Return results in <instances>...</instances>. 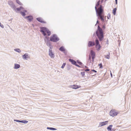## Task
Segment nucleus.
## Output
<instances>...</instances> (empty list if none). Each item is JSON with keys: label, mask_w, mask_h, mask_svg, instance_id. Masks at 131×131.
I'll use <instances>...</instances> for the list:
<instances>
[{"label": "nucleus", "mask_w": 131, "mask_h": 131, "mask_svg": "<svg viewBox=\"0 0 131 131\" xmlns=\"http://www.w3.org/2000/svg\"><path fill=\"white\" fill-rule=\"evenodd\" d=\"M96 7L97 6H96L95 8L98 18L101 19V21L104 22L105 20V18H104V15L103 14V7L101 5H100V7L98 8V11Z\"/></svg>", "instance_id": "obj_1"}, {"label": "nucleus", "mask_w": 131, "mask_h": 131, "mask_svg": "<svg viewBox=\"0 0 131 131\" xmlns=\"http://www.w3.org/2000/svg\"><path fill=\"white\" fill-rule=\"evenodd\" d=\"M101 28L99 25L98 26L97 29L95 32V34L97 37L100 41H102L104 38L103 31L102 29H105V26L103 25Z\"/></svg>", "instance_id": "obj_2"}, {"label": "nucleus", "mask_w": 131, "mask_h": 131, "mask_svg": "<svg viewBox=\"0 0 131 131\" xmlns=\"http://www.w3.org/2000/svg\"><path fill=\"white\" fill-rule=\"evenodd\" d=\"M40 31L44 36H45L44 38L45 42L49 41V37L47 36V33L48 36H49L51 34V31L46 27H41Z\"/></svg>", "instance_id": "obj_3"}, {"label": "nucleus", "mask_w": 131, "mask_h": 131, "mask_svg": "<svg viewBox=\"0 0 131 131\" xmlns=\"http://www.w3.org/2000/svg\"><path fill=\"white\" fill-rule=\"evenodd\" d=\"M59 40V38L56 34H54L50 37V41L54 42H56Z\"/></svg>", "instance_id": "obj_4"}, {"label": "nucleus", "mask_w": 131, "mask_h": 131, "mask_svg": "<svg viewBox=\"0 0 131 131\" xmlns=\"http://www.w3.org/2000/svg\"><path fill=\"white\" fill-rule=\"evenodd\" d=\"M95 47L97 51H99L101 47V46L99 44V41L96 38L95 40Z\"/></svg>", "instance_id": "obj_5"}, {"label": "nucleus", "mask_w": 131, "mask_h": 131, "mask_svg": "<svg viewBox=\"0 0 131 131\" xmlns=\"http://www.w3.org/2000/svg\"><path fill=\"white\" fill-rule=\"evenodd\" d=\"M52 47H50V48L49 49V55L52 58H53L55 57V55L54 53L52 52L51 50Z\"/></svg>", "instance_id": "obj_6"}, {"label": "nucleus", "mask_w": 131, "mask_h": 131, "mask_svg": "<svg viewBox=\"0 0 131 131\" xmlns=\"http://www.w3.org/2000/svg\"><path fill=\"white\" fill-rule=\"evenodd\" d=\"M8 3L10 7L13 9L14 10L16 11V7L12 1H9L8 2Z\"/></svg>", "instance_id": "obj_7"}, {"label": "nucleus", "mask_w": 131, "mask_h": 131, "mask_svg": "<svg viewBox=\"0 0 131 131\" xmlns=\"http://www.w3.org/2000/svg\"><path fill=\"white\" fill-rule=\"evenodd\" d=\"M118 113L115 110H112L110 112V115L112 117L116 115Z\"/></svg>", "instance_id": "obj_8"}, {"label": "nucleus", "mask_w": 131, "mask_h": 131, "mask_svg": "<svg viewBox=\"0 0 131 131\" xmlns=\"http://www.w3.org/2000/svg\"><path fill=\"white\" fill-rule=\"evenodd\" d=\"M23 58L25 60H27L28 59L30 58V56L28 53H26L22 56Z\"/></svg>", "instance_id": "obj_9"}, {"label": "nucleus", "mask_w": 131, "mask_h": 131, "mask_svg": "<svg viewBox=\"0 0 131 131\" xmlns=\"http://www.w3.org/2000/svg\"><path fill=\"white\" fill-rule=\"evenodd\" d=\"M69 88H72L73 89H76L81 87V86L77 85H74L69 86Z\"/></svg>", "instance_id": "obj_10"}, {"label": "nucleus", "mask_w": 131, "mask_h": 131, "mask_svg": "<svg viewBox=\"0 0 131 131\" xmlns=\"http://www.w3.org/2000/svg\"><path fill=\"white\" fill-rule=\"evenodd\" d=\"M95 42L94 41H89L88 42V46L89 47H92L95 45Z\"/></svg>", "instance_id": "obj_11"}, {"label": "nucleus", "mask_w": 131, "mask_h": 131, "mask_svg": "<svg viewBox=\"0 0 131 131\" xmlns=\"http://www.w3.org/2000/svg\"><path fill=\"white\" fill-rule=\"evenodd\" d=\"M25 18L29 22L31 21L33 19V17L31 15L26 17Z\"/></svg>", "instance_id": "obj_12"}, {"label": "nucleus", "mask_w": 131, "mask_h": 131, "mask_svg": "<svg viewBox=\"0 0 131 131\" xmlns=\"http://www.w3.org/2000/svg\"><path fill=\"white\" fill-rule=\"evenodd\" d=\"M108 121H106L104 122H101L99 123V127H101L106 125L108 123Z\"/></svg>", "instance_id": "obj_13"}, {"label": "nucleus", "mask_w": 131, "mask_h": 131, "mask_svg": "<svg viewBox=\"0 0 131 131\" xmlns=\"http://www.w3.org/2000/svg\"><path fill=\"white\" fill-rule=\"evenodd\" d=\"M36 20L38 21L39 22L42 23H46V22L44 21L42 18L40 17H38L37 18H36Z\"/></svg>", "instance_id": "obj_14"}, {"label": "nucleus", "mask_w": 131, "mask_h": 131, "mask_svg": "<svg viewBox=\"0 0 131 131\" xmlns=\"http://www.w3.org/2000/svg\"><path fill=\"white\" fill-rule=\"evenodd\" d=\"M69 61L71 62L72 64L75 65L76 64L77 62L73 59H69Z\"/></svg>", "instance_id": "obj_15"}, {"label": "nucleus", "mask_w": 131, "mask_h": 131, "mask_svg": "<svg viewBox=\"0 0 131 131\" xmlns=\"http://www.w3.org/2000/svg\"><path fill=\"white\" fill-rule=\"evenodd\" d=\"M20 67V66L19 64L17 63H15L14 64V69H17L19 68Z\"/></svg>", "instance_id": "obj_16"}, {"label": "nucleus", "mask_w": 131, "mask_h": 131, "mask_svg": "<svg viewBox=\"0 0 131 131\" xmlns=\"http://www.w3.org/2000/svg\"><path fill=\"white\" fill-rule=\"evenodd\" d=\"M90 53L91 57H95V53L93 50H91V51Z\"/></svg>", "instance_id": "obj_17"}, {"label": "nucleus", "mask_w": 131, "mask_h": 131, "mask_svg": "<svg viewBox=\"0 0 131 131\" xmlns=\"http://www.w3.org/2000/svg\"><path fill=\"white\" fill-rule=\"evenodd\" d=\"M59 50L62 52H64L65 51V49L64 47L63 46H61L59 49Z\"/></svg>", "instance_id": "obj_18"}, {"label": "nucleus", "mask_w": 131, "mask_h": 131, "mask_svg": "<svg viewBox=\"0 0 131 131\" xmlns=\"http://www.w3.org/2000/svg\"><path fill=\"white\" fill-rule=\"evenodd\" d=\"M46 45L48 46L50 48V47H52V46H51V44L50 42V41H47L45 42Z\"/></svg>", "instance_id": "obj_19"}, {"label": "nucleus", "mask_w": 131, "mask_h": 131, "mask_svg": "<svg viewBox=\"0 0 131 131\" xmlns=\"http://www.w3.org/2000/svg\"><path fill=\"white\" fill-rule=\"evenodd\" d=\"M110 52H108V54L107 55L104 56V57L106 59H109L110 58Z\"/></svg>", "instance_id": "obj_20"}, {"label": "nucleus", "mask_w": 131, "mask_h": 131, "mask_svg": "<svg viewBox=\"0 0 131 131\" xmlns=\"http://www.w3.org/2000/svg\"><path fill=\"white\" fill-rule=\"evenodd\" d=\"M24 9V8L23 7L21 6L19 8H16V10H17L18 11H19L21 9Z\"/></svg>", "instance_id": "obj_21"}, {"label": "nucleus", "mask_w": 131, "mask_h": 131, "mask_svg": "<svg viewBox=\"0 0 131 131\" xmlns=\"http://www.w3.org/2000/svg\"><path fill=\"white\" fill-rule=\"evenodd\" d=\"M113 126L112 125H110L108 126L107 127V129L108 130H110V131H111L112 130V127Z\"/></svg>", "instance_id": "obj_22"}, {"label": "nucleus", "mask_w": 131, "mask_h": 131, "mask_svg": "<svg viewBox=\"0 0 131 131\" xmlns=\"http://www.w3.org/2000/svg\"><path fill=\"white\" fill-rule=\"evenodd\" d=\"M47 129H49L50 130H56L57 129L56 128H53V127H47Z\"/></svg>", "instance_id": "obj_23"}, {"label": "nucleus", "mask_w": 131, "mask_h": 131, "mask_svg": "<svg viewBox=\"0 0 131 131\" xmlns=\"http://www.w3.org/2000/svg\"><path fill=\"white\" fill-rule=\"evenodd\" d=\"M14 50L19 53H20L21 52V51L20 49L19 48L15 49H14Z\"/></svg>", "instance_id": "obj_24"}, {"label": "nucleus", "mask_w": 131, "mask_h": 131, "mask_svg": "<svg viewBox=\"0 0 131 131\" xmlns=\"http://www.w3.org/2000/svg\"><path fill=\"white\" fill-rule=\"evenodd\" d=\"M117 10V9L116 8H114L113 10V14L115 15L116 13V11Z\"/></svg>", "instance_id": "obj_25"}, {"label": "nucleus", "mask_w": 131, "mask_h": 131, "mask_svg": "<svg viewBox=\"0 0 131 131\" xmlns=\"http://www.w3.org/2000/svg\"><path fill=\"white\" fill-rule=\"evenodd\" d=\"M16 2L17 3L20 5H22V4L19 1V0H16Z\"/></svg>", "instance_id": "obj_26"}, {"label": "nucleus", "mask_w": 131, "mask_h": 131, "mask_svg": "<svg viewBox=\"0 0 131 131\" xmlns=\"http://www.w3.org/2000/svg\"><path fill=\"white\" fill-rule=\"evenodd\" d=\"M21 14L23 16H25L26 15V14L25 13V12L23 11H21L20 12Z\"/></svg>", "instance_id": "obj_27"}, {"label": "nucleus", "mask_w": 131, "mask_h": 131, "mask_svg": "<svg viewBox=\"0 0 131 131\" xmlns=\"http://www.w3.org/2000/svg\"><path fill=\"white\" fill-rule=\"evenodd\" d=\"M77 62L81 66H83V64L81 62L79 61V60H77Z\"/></svg>", "instance_id": "obj_28"}, {"label": "nucleus", "mask_w": 131, "mask_h": 131, "mask_svg": "<svg viewBox=\"0 0 131 131\" xmlns=\"http://www.w3.org/2000/svg\"><path fill=\"white\" fill-rule=\"evenodd\" d=\"M28 122V121L26 120H22L21 121V123H23L24 124H26Z\"/></svg>", "instance_id": "obj_29"}, {"label": "nucleus", "mask_w": 131, "mask_h": 131, "mask_svg": "<svg viewBox=\"0 0 131 131\" xmlns=\"http://www.w3.org/2000/svg\"><path fill=\"white\" fill-rule=\"evenodd\" d=\"M100 0H99V1H98L97 2V3L96 4V6H99V5H100Z\"/></svg>", "instance_id": "obj_30"}, {"label": "nucleus", "mask_w": 131, "mask_h": 131, "mask_svg": "<svg viewBox=\"0 0 131 131\" xmlns=\"http://www.w3.org/2000/svg\"><path fill=\"white\" fill-rule=\"evenodd\" d=\"M99 65L100 66V68H102L103 67V66L102 63H101L99 64Z\"/></svg>", "instance_id": "obj_31"}, {"label": "nucleus", "mask_w": 131, "mask_h": 131, "mask_svg": "<svg viewBox=\"0 0 131 131\" xmlns=\"http://www.w3.org/2000/svg\"><path fill=\"white\" fill-rule=\"evenodd\" d=\"M66 64L65 63H63L62 64V66L61 67V68L62 69L64 67H65Z\"/></svg>", "instance_id": "obj_32"}, {"label": "nucleus", "mask_w": 131, "mask_h": 131, "mask_svg": "<svg viewBox=\"0 0 131 131\" xmlns=\"http://www.w3.org/2000/svg\"><path fill=\"white\" fill-rule=\"evenodd\" d=\"M81 73L82 77H83L85 75V72H81Z\"/></svg>", "instance_id": "obj_33"}, {"label": "nucleus", "mask_w": 131, "mask_h": 131, "mask_svg": "<svg viewBox=\"0 0 131 131\" xmlns=\"http://www.w3.org/2000/svg\"><path fill=\"white\" fill-rule=\"evenodd\" d=\"M14 121L15 122H20L21 123V121H20L19 120H17V119H14Z\"/></svg>", "instance_id": "obj_34"}, {"label": "nucleus", "mask_w": 131, "mask_h": 131, "mask_svg": "<svg viewBox=\"0 0 131 131\" xmlns=\"http://www.w3.org/2000/svg\"><path fill=\"white\" fill-rule=\"evenodd\" d=\"M89 60L90 61V63L91 61V57L90 55L89 57Z\"/></svg>", "instance_id": "obj_35"}, {"label": "nucleus", "mask_w": 131, "mask_h": 131, "mask_svg": "<svg viewBox=\"0 0 131 131\" xmlns=\"http://www.w3.org/2000/svg\"><path fill=\"white\" fill-rule=\"evenodd\" d=\"M0 26L2 28H4V26L3 24H1L0 22Z\"/></svg>", "instance_id": "obj_36"}, {"label": "nucleus", "mask_w": 131, "mask_h": 131, "mask_svg": "<svg viewBox=\"0 0 131 131\" xmlns=\"http://www.w3.org/2000/svg\"><path fill=\"white\" fill-rule=\"evenodd\" d=\"M91 71L95 73L97 72V71L94 69L92 70Z\"/></svg>", "instance_id": "obj_37"}, {"label": "nucleus", "mask_w": 131, "mask_h": 131, "mask_svg": "<svg viewBox=\"0 0 131 131\" xmlns=\"http://www.w3.org/2000/svg\"><path fill=\"white\" fill-rule=\"evenodd\" d=\"M109 15V16H108L107 17V18L108 19H110V14H108Z\"/></svg>", "instance_id": "obj_38"}, {"label": "nucleus", "mask_w": 131, "mask_h": 131, "mask_svg": "<svg viewBox=\"0 0 131 131\" xmlns=\"http://www.w3.org/2000/svg\"><path fill=\"white\" fill-rule=\"evenodd\" d=\"M92 59V61L93 62L94 61V59L95 58V57H91Z\"/></svg>", "instance_id": "obj_39"}, {"label": "nucleus", "mask_w": 131, "mask_h": 131, "mask_svg": "<svg viewBox=\"0 0 131 131\" xmlns=\"http://www.w3.org/2000/svg\"><path fill=\"white\" fill-rule=\"evenodd\" d=\"M75 66L79 67H80V66H79V65H78L77 64V63H76V64H75Z\"/></svg>", "instance_id": "obj_40"}, {"label": "nucleus", "mask_w": 131, "mask_h": 131, "mask_svg": "<svg viewBox=\"0 0 131 131\" xmlns=\"http://www.w3.org/2000/svg\"><path fill=\"white\" fill-rule=\"evenodd\" d=\"M13 19L12 18L11 19H10V20H9L8 21H10V23H12V20Z\"/></svg>", "instance_id": "obj_41"}, {"label": "nucleus", "mask_w": 131, "mask_h": 131, "mask_svg": "<svg viewBox=\"0 0 131 131\" xmlns=\"http://www.w3.org/2000/svg\"><path fill=\"white\" fill-rule=\"evenodd\" d=\"M89 70H90V69H87L85 70V71H89Z\"/></svg>", "instance_id": "obj_42"}, {"label": "nucleus", "mask_w": 131, "mask_h": 131, "mask_svg": "<svg viewBox=\"0 0 131 131\" xmlns=\"http://www.w3.org/2000/svg\"><path fill=\"white\" fill-rule=\"evenodd\" d=\"M115 3L116 4H117V0H115Z\"/></svg>", "instance_id": "obj_43"}, {"label": "nucleus", "mask_w": 131, "mask_h": 131, "mask_svg": "<svg viewBox=\"0 0 131 131\" xmlns=\"http://www.w3.org/2000/svg\"><path fill=\"white\" fill-rule=\"evenodd\" d=\"M103 0H101V1H100V2H101V4L102 3H103Z\"/></svg>", "instance_id": "obj_44"}, {"label": "nucleus", "mask_w": 131, "mask_h": 131, "mask_svg": "<svg viewBox=\"0 0 131 131\" xmlns=\"http://www.w3.org/2000/svg\"><path fill=\"white\" fill-rule=\"evenodd\" d=\"M23 11L24 12H25V13L26 12H27V11L26 10H24Z\"/></svg>", "instance_id": "obj_45"}, {"label": "nucleus", "mask_w": 131, "mask_h": 131, "mask_svg": "<svg viewBox=\"0 0 131 131\" xmlns=\"http://www.w3.org/2000/svg\"><path fill=\"white\" fill-rule=\"evenodd\" d=\"M95 33H94L92 35L93 37H94L95 36Z\"/></svg>", "instance_id": "obj_46"}, {"label": "nucleus", "mask_w": 131, "mask_h": 131, "mask_svg": "<svg viewBox=\"0 0 131 131\" xmlns=\"http://www.w3.org/2000/svg\"><path fill=\"white\" fill-rule=\"evenodd\" d=\"M111 76L112 77V76H113V75H112V73L111 72Z\"/></svg>", "instance_id": "obj_47"}, {"label": "nucleus", "mask_w": 131, "mask_h": 131, "mask_svg": "<svg viewBox=\"0 0 131 131\" xmlns=\"http://www.w3.org/2000/svg\"><path fill=\"white\" fill-rule=\"evenodd\" d=\"M99 23V21L97 20L96 21V24H98V23Z\"/></svg>", "instance_id": "obj_48"}, {"label": "nucleus", "mask_w": 131, "mask_h": 131, "mask_svg": "<svg viewBox=\"0 0 131 131\" xmlns=\"http://www.w3.org/2000/svg\"><path fill=\"white\" fill-rule=\"evenodd\" d=\"M85 67L86 68H87V67L86 66H85Z\"/></svg>", "instance_id": "obj_49"}, {"label": "nucleus", "mask_w": 131, "mask_h": 131, "mask_svg": "<svg viewBox=\"0 0 131 131\" xmlns=\"http://www.w3.org/2000/svg\"><path fill=\"white\" fill-rule=\"evenodd\" d=\"M97 24H96H96H95V26H96V25H97Z\"/></svg>", "instance_id": "obj_50"}, {"label": "nucleus", "mask_w": 131, "mask_h": 131, "mask_svg": "<svg viewBox=\"0 0 131 131\" xmlns=\"http://www.w3.org/2000/svg\"><path fill=\"white\" fill-rule=\"evenodd\" d=\"M106 44H108V42H107V43H106Z\"/></svg>", "instance_id": "obj_51"}, {"label": "nucleus", "mask_w": 131, "mask_h": 131, "mask_svg": "<svg viewBox=\"0 0 131 131\" xmlns=\"http://www.w3.org/2000/svg\"><path fill=\"white\" fill-rule=\"evenodd\" d=\"M9 23H10V21H9Z\"/></svg>", "instance_id": "obj_52"}, {"label": "nucleus", "mask_w": 131, "mask_h": 131, "mask_svg": "<svg viewBox=\"0 0 131 131\" xmlns=\"http://www.w3.org/2000/svg\"><path fill=\"white\" fill-rule=\"evenodd\" d=\"M11 29L13 31V29Z\"/></svg>", "instance_id": "obj_53"}, {"label": "nucleus", "mask_w": 131, "mask_h": 131, "mask_svg": "<svg viewBox=\"0 0 131 131\" xmlns=\"http://www.w3.org/2000/svg\"><path fill=\"white\" fill-rule=\"evenodd\" d=\"M106 16L105 17V18H106Z\"/></svg>", "instance_id": "obj_54"}]
</instances>
